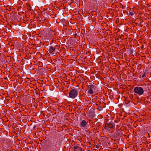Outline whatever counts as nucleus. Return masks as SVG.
Masks as SVG:
<instances>
[{
	"label": "nucleus",
	"instance_id": "nucleus-1",
	"mask_svg": "<svg viewBox=\"0 0 151 151\" xmlns=\"http://www.w3.org/2000/svg\"><path fill=\"white\" fill-rule=\"evenodd\" d=\"M88 89H89L88 93L91 94L93 93V91H96L97 90L96 85L94 84H91L88 86Z\"/></svg>",
	"mask_w": 151,
	"mask_h": 151
},
{
	"label": "nucleus",
	"instance_id": "nucleus-2",
	"mask_svg": "<svg viewBox=\"0 0 151 151\" xmlns=\"http://www.w3.org/2000/svg\"><path fill=\"white\" fill-rule=\"evenodd\" d=\"M78 91L75 89H72L69 93V96L68 97L72 99H74L77 96Z\"/></svg>",
	"mask_w": 151,
	"mask_h": 151
},
{
	"label": "nucleus",
	"instance_id": "nucleus-3",
	"mask_svg": "<svg viewBox=\"0 0 151 151\" xmlns=\"http://www.w3.org/2000/svg\"><path fill=\"white\" fill-rule=\"evenodd\" d=\"M134 91L135 93L139 96L142 95L144 92L143 89L141 87L137 86L134 89Z\"/></svg>",
	"mask_w": 151,
	"mask_h": 151
},
{
	"label": "nucleus",
	"instance_id": "nucleus-4",
	"mask_svg": "<svg viewBox=\"0 0 151 151\" xmlns=\"http://www.w3.org/2000/svg\"><path fill=\"white\" fill-rule=\"evenodd\" d=\"M107 126L109 129H114L115 127V124L114 122L111 121L107 124Z\"/></svg>",
	"mask_w": 151,
	"mask_h": 151
},
{
	"label": "nucleus",
	"instance_id": "nucleus-5",
	"mask_svg": "<svg viewBox=\"0 0 151 151\" xmlns=\"http://www.w3.org/2000/svg\"><path fill=\"white\" fill-rule=\"evenodd\" d=\"M80 126L82 127H85L88 125L87 122L85 120H82L80 123Z\"/></svg>",
	"mask_w": 151,
	"mask_h": 151
},
{
	"label": "nucleus",
	"instance_id": "nucleus-6",
	"mask_svg": "<svg viewBox=\"0 0 151 151\" xmlns=\"http://www.w3.org/2000/svg\"><path fill=\"white\" fill-rule=\"evenodd\" d=\"M55 46L54 47L52 46H50L49 47V49L48 50L49 52L50 53L54 52L55 49Z\"/></svg>",
	"mask_w": 151,
	"mask_h": 151
},
{
	"label": "nucleus",
	"instance_id": "nucleus-7",
	"mask_svg": "<svg viewBox=\"0 0 151 151\" xmlns=\"http://www.w3.org/2000/svg\"><path fill=\"white\" fill-rule=\"evenodd\" d=\"M74 151H82V149L81 147L78 146H75L74 147Z\"/></svg>",
	"mask_w": 151,
	"mask_h": 151
},
{
	"label": "nucleus",
	"instance_id": "nucleus-8",
	"mask_svg": "<svg viewBox=\"0 0 151 151\" xmlns=\"http://www.w3.org/2000/svg\"><path fill=\"white\" fill-rule=\"evenodd\" d=\"M147 73V71L145 70V72L143 73V75H142V78H143L145 76V75Z\"/></svg>",
	"mask_w": 151,
	"mask_h": 151
},
{
	"label": "nucleus",
	"instance_id": "nucleus-9",
	"mask_svg": "<svg viewBox=\"0 0 151 151\" xmlns=\"http://www.w3.org/2000/svg\"><path fill=\"white\" fill-rule=\"evenodd\" d=\"M97 109L99 111H101L103 109V108L101 106H99Z\"/></svg>",
	"mask_w": 151,
	"mask_h": 151
},
{
	"label": "nucleus",
	"instance_id": "nucleus-10",
	"mask_svg": "<svg viewBox=\"0 0 151 151\" xmlns=\"http://www.w3.org/2000/svg\"><path fill=\"white\" fill-rule=\"evenodd\" d=\"M129 14L131 16H132L134 15V14L133 12H130L129 13Z\"/></svg>",
	"mask_w": 151,
	"mask_h": 151
},
{
	"label": "nucleus",
	"instance_id": "nucleus-11",
	"mask_svg": "<svg viewBox=\"0 0 151 151\" xmlns=\"http://www.w3.org/2000/svg\"><path fill=\"white\" fill-rule=\"evenodd\" d=\"M129 52L130 54H132L133 52V50L132 49L130 50H129Z\"/></svg>",
	"mask_w": 151,
	"mask_h": 151
},
{
	"label": "nucleus",
	"instance_id": "nucleus-12",
	"mask_svg": "<svg viewBox=\"0 0 151 151\" xmlns=\"http://www.w3.org/2000/svg\"><path fill=\"white\" fill-rule=\"evenodd\" d=\"M149 96V95H148V96H147V99H149V96Z\"/></svg>",
	"mask_w": 151,
	"mask_h": 151
},
{
	"label": "nucleus",
	"instance_id": "nucleus-13",
	"mask_svg": "<svg viewBox=\"0 0 151 151\" xmlns=\"http://www.w3.org/2000/svg\"><path fill=\"white\" fill-rule=\"evenodd\" d=\"M96 147H97V148H98V146H96Z\"/></svg>",
	"mask_w": 151,
	"mask_h": 151
},
{
	"label": "nucleus",
	"instance_id": "nucleus-14",
	"mask_svg": "<svg viewBox=\"0 0 151 151\" xmlns=\"http://www.w3.org/2000/svg\"><path fill=\"white\" fill-rule=\"evenodd\" d=\"M96 147H97V148H98V146H96Z\"/></svg>",
	"mask_w": 151,
	"mask_h": 151
},
{
	"label": "nucleus",
	"instance_id": "nucleus-15",
	"mask_svg": "<svg viewBox=\"0 0 151 151\" xmlns=\"http://www.w3.org/2000/svg\"><path fill=\"white\" fill-rule=\"evenodd\" d=\"M96 147H97V148H98V146H96Z\"/></svg>",
	"mask_w": 151,
	"mask_h": 151
}]
</instances>
